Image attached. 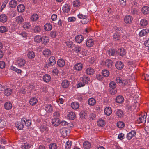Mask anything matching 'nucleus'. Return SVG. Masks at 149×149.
Instances as JSON below:
<instances>
[{"mask_svg":"<svg viewBox=\"0 0 149 149\" xmlns=\"http://www.w3.org/2000/svg\"><path fill=\"white\" fill-rule=\"evenodd\" d=\"M146 116L144 115L143 116L142 115L139 116V118L137 119V122L139 124H140L141 123H145L146 121Z\"/></svg>","mask_w":149,"mask_h":149,"instance_id":"0eeeda50","label":"nucleus"},{"mask_svg":"<svg viewBox=\"0 0 149 149\" xmlns=\"http://www.w3.org/2000/svg\"><path fill=\"white\" fill-rule=\"evenodd\" d=\"M102 74L103 76L107 77H108L109 75V72L108 70L106 69H104L102 70Z\"/></svg>","mask_w":149,"mask_h":149,"instance_id":"c03bdc74","label":"nucleus"},{"mask_svg":"<svg viewBox=\"0 0 149 149\" xmlns=\"http://www.w3.org/2000/svg\"><path fill=\"white\" fill-rule=\"evenodd\" d=\"M136 132L135 130H132L127 133L126 138L129 140H130L132 137L135 136Z\"/></svg>","mask_w":149,"mask_h":149,"instance_id":"423d86ee","label":"nucleus"},{"mask_svg":"<svg viewBox=\"0 0 149 149\" xmlns=\"http://www.w3.org/2000/svg\"><path fill=\"white\" fill-rule=\"evenodd\" d=\"M56 61L55 60V57L53 56H51L49 59V62L47 65L49 66H52L56 64Z\"/></svg>","mask_w":149,"mask_h":149,"instance_id":"39448f33","label":"nucleus"},{"mask_svg":"<svg viewBox=\"0 0 149 149\" xmlns=\"http://www.w3.org/2000/svg\"><path fill=\"white\" fill-rule=\"evenodd\" d=\"M17 9L18 12L22 13L25 10V7L24 5L20 4L17 6Z\"/></svg>","mask_w":149,"mask_h":149,"instance_id":"a878e982","label":"nucleus"},{"mask_svg":"<svg viewBox=\"0 0 149 149\" xmlns=\"http://www.w3.org/2000/svg\"><path fill=\"white\" fill-rule=\"evenodd\" d=\"M21 148L22 149H29L30 148V146L29 144H24L22 146Z\"/></svg>","mask_w":149,"mask_h":149,"instance_id":"774afa93","label":"nucleus"},{"mask_svg":"<svg viewBox=\"0 0 149 149\" xmlns=\"http://www.w3.org/2000/svg\"><path fill=\"white\" fill-rule=\"evenodd\" d=\"M122 79L120 77H117L115 79V81L116 83L118 84L119 86L121 85V84L122 83Z\"/></svg>","mask_w":149,"mask_h":149,"instance_id":"864d4df0","label":"nucleus"},{"mask_svg":"<svg viewBox=\"0 0 149 149\" xmlns=\"http://www.w3.org/2000/svg\"><path fill=\"white\" fill-rule=\"evenodd\" d=\"M116 86L117 85L114 81H111L109 83V92L110 94L112 95H114L117 93V89L116 88Z\"/></svg>","mask_w":149,"mask_h":149,"instance_id":"f257e3e1","label":"nucleus"},{"mask_svg":"<svg viewBox=\"0 0 149 149\" xmlns=\"http://www.w3.org/2000/svg\"><path fill=\"white\" fill-rule=\"evenodd\" d=\"M88 103L90 105L93 106L95 104L96 100L93 98H90L88 100Z\"/></svg>","mask_w":149,"mask_h":149,"instance_id":"79ce46f5","label":"nucleus"},{"mask_svg":"<svg viewBox=\"0 0 149 149\" xmlns=\"http://www.w3.org/2000/svg\"><path fill=\"white\" fill-rule=\"evenodd\" d=\"M57 145L55 143H51L49 146V149H56Z\"/></svg>","mask_w":149,"mask_h":149,"instance_id":"e2e57ef3","label":"nucleus"},{"mask_svg":"<svg viewBox=\"0 0 149 149\" xmlns=\"http://www.w3.org/2000/svg\"><path fill=\"white\" fill-rule=\"evenodd\" d=\"M97 125L100 127H103L105 124V122L104 120L102 119H100L97 121Z\"/></svg>","mask_w":149,"mask_h":149,"instance_id":"37998d69","label":"nucleus"},{"mask_svg":"<svg viewBox=\"0 0 149 149\" xmlns=\"http://www.w3.org/2000/svg\"><path fill=\"white\" fill-rule=\"evenodd\" d=\"M131 13L133 15H137L138 14L137 10L135 8H132L131 9Z\"/></svg>","mask_w":149,"mask_h":149,"instance_id":"680f3d73","label":"nucleus"},{"mask_svg":"<svg viewBox=\"0 0 149 149\" xmlns=\"http://www.w3.org/2000/svg\"><path fill=\"white\" fill-rule=\"evenodd\" d=\"M123 114V111L120 109H117L116 111V115L118 117L121 118Z\"/></svg>","mask_w":149,"mask_h":149,"instance_id":"bf43d9fd","label":"nucleus"},{"mask_svg":"<svg viewBox=\"0 0 149 149\" xmlns=\"http://www.w3.org/2000/svg\"><path fill=\"white\" fill-rule=\"evenodd\" d=\"M90 78L84 76L81 78V81L85 84H88Z\"/></svg>","mask_w":149,"mask_h":149,"instance_id":"58836bf2","label":"nucleus"},{"mask_svg":"<svg viewBox=\"0 0 149 149\" xmlns=\"http://www.w3.org/2000/svg\"><path fill=\"white\" fill-rule=\"evenodd\" d=\"M148 22L145 19H141L140 22V25L142 27H144L148 25Z\"/></svg>","mask_w":149,"mask_h":149,"instance_id":"c85d7f7f","label":"nucleus"},{"mask_svg":"<svg viewBox=\"0 0 149 149\" xmlns=\"http://www.w3.org/2000/svg\"><path fill=\"white\" fill-rule=\"evenodd\" d=\"M94 41L92 39H88L87 40L86 42V46L90 47H92L94 44Z\"/></svg>","mask_w":149,"mask_h":149,"instance_id":"f8f14e48","label":"nucleus"},{"mask_svg":"<svg viewBox=\"0 0 149 149\" xmlns=\"http://www.w3.org/2000/svg\"><path fill=\"white\" fill-rule=\"evenodd\" d=\"M116 101L118 103H121L124 102V99L123 96L118 95L116 97Z\"/></svg>","mask_w":149,"mask_h":149,"instance_id":"f704fd0d","label":"nucleus"},{"mask_svg":"<svg viewBox=\"0 0 149 149\" xmlns=\"http://www.w3.org/2000/svg\"><path fill=\"white\" fill-rule=\"evenodd\" d=\"M141 12L144 15L149 13V7L147 6H144L141 8Z\"/></svg>","mask_w":149,"mask_h":149,"instance_id":"4468645a","label":"nucleus"},{"mask_svg":"<svg viewBox=\"0 0 149 149\" xmlns=\"http://www.w3.org/2000/svg\"><path fill=\"white\" fill-rule=\"evenodd\" d=\"M15 127L18 129L21 130L23 129L24 125L22 122H17L15 123Z\"/></svg>","mask_w":149,"mask_h":149,"instance_id":"7c9ffc66","label":"nucleus"},{"mask_svg":"<svg viewBox=\"0 0 149 149\" xmlns=\"http://www.w3.org/2000/svg\"><path fill=\"white\" fill-rule=\"evenodd\" d=\"M65 62L64 59L62 58L59 59L57 62V64L60 67H63L65 65Z\"/></svg>","mask_w":149,"mask_h":149,"instance_id":"a211bd4d","label":"nucleus"},{"mask_svg":"<svg viewBox=\"0 0 149 149\" xmlns=\"http://www.w3.org/2000/svg\"><path fill=\"white\" fill-rule=\"evenodd\" d=\"M149 33L148 29H146L141 30L139 33V36L142 37L146 35Z\"/></svg>","mask_w":149,"mask_h":149,"instance_id":"dca6fc26","label":"nucleus"},{"mask_svg":"<svg viewBox=\"0 0 149 149\" xmlns=\"http://www.w3.org/2000/svg\"><path fill=\"white\" fill-rule=\"evenodd\" d=\"M71 106L72 109H77L79 107V103L77 102H74L71 103Z\"/></svg>","mask_w":149,"mask_h":149,"instance_id":"bb28decb","label":"nucleus"},{"mask_svg":"<svg viewBox=\"0 0 149 149\" xmlns=\"http://www.w3.org/2000/svg\"><path fill=\"white\" fill-rule=\"evenodd\" d=\"M76 116L74 112L70 111L68 112L67 114L68 118L71 120H74L76 118Z\"/></svg>","mask_w":149,"mask_h":149,"instance_id":"6e6552de","label":"nucleus"},{"mask_svg":"<svg viewBox=\"0 0 149 149\" xmlns=\"http://www.w3.org/2000/svg\"><path fill=\"white\" fill-rule=\"evenodd\" d=\"M16 65L19 68H24L26 66V61L22 58H18L15 62Z\"/></svg>","mask_w":149,"mask_h":149,"instance_id":"f03ea898","label":"nucleus"},{"mask_svg":"<svg viewBox=\"0 0 149 149\" xmlns=\"http://www.w3.org/2000/svg\"><path fill=\"white\" fill-rule=\"evenodd\" d=\"M95 72L94 69L91 67L88 68L86 70V74L88 75H93Z\"/></svg>","mask_w":149,"mask_h":149,"instance_id":"b1692460","label":"nucleus"},{"mask_svg":"<svg viewBox=\"0 0 149 149\" xmlns=\"http://www.w3.org/2000/svg\"><path fill=\"white\" fill-rule=\"evenodd\" d=\"M43 54L45 56H48L51 55V52L48 49H46L43 51Z\"/></svg>","mask_w":149,"mask_h":149,"instance_id":"49530a36","label":"nucleus"},{"mask_svg":"<svg viewBox=\"0 0 149 149\" xmlns=\"http://www.w3.org/2000/svg\"><path fill=\"white\" fill-rule=\"evenodd\" d=\"M113 65V63L112 60L107 59L105 62V65L108 68H111Z\"/></svg>","mask_w":149,"mask_h":149,"instance_id":"4be33fe9","label":"nucleus"},{"mask_svg":"<svg viewBox=\"0 0 149 149\" xmlns=\"http://www.w3.org/2000/svg\"><path fill=\"white\" fill-rule=\"evenodd\" d=\"M60 132L63 137H65L68 135L70 133V130L69 129L64 128L60 130Z\"/></svg>","mask_w":149,"mask_h":149,"instance_id":"7ed1b4c3","label":"nucleus"},{"mask_svg":"<svg viewBox=\"0 0 149 149\" xmlns=\"http://www.w3.org/2000/svg\"><path fill=\"white\" fill-rule=\"evenodd\" d=\"M38 102V100L36 97H32L30 99L29 103L31 105H35Z\"/></svg>","mask_w":149,"mask_h":149,"instance_id":"4c0bfd02","label":"nucleus"},{"mask_svg":"<svg viewBox=\"0 0 149 149\" xmlns=\"http://www.w3.org/2000/svg\"><path fill=\"white\" fill-rule=\"evenodd\" d=\"M83 40L84 37L81 35H77L75 37V40L76 42L79 43H81Z\"/></svg>","mask_w":149,"mask_h":149,"instance_id":"9d476101","label":"nucleus"},{"mask_svg":"<svg viewBox=\"0 0 149 149\" xmlns=\"http://www.w3.org/2000/svg\"><path fill=\"white\" fill-rule=\"evenodd\" d=\"M19 34L21 35L22 37L24 38H27V33L24 31L21 32H19Z\"/></svg>","mask_w":149,"mask_h":149,"instance_id":"338daca9","label":"nucleus"},{"mask_svg":"<svg viewBox=\"0 0 149 149\" xmlns=\"http://www.w3.org/2000/svg\"><path fill=\"white\" fill-rule=\"evenodd\" d=\"M27 57L29 59L32 60L35 57L34 52L31 50H29L27 54Z\"/></svg>","mask_w":149,"mask_h":149,"instance_id":"1a4fd4ad","label":"nucleus"},{"mask_svg":"<svg viewBox=\"0 0 149 149\" xmlns=\"http://www.w3.org/2000/svg\"><path fill=\"white\" fill-rule=\"evenodd\" d=\"M132 20V17L130 15H127L124 18V21L126 24H130Z\"/></svg>","mask_w":149,"mask_h":149,"instance_id":"f3484780","label":"nucleus"},{"mask_svg":"<svg viewBox=\"0 0 149 149\" xmlns=\"http://www.w3.org/2000/svg\"><path fill=\"white\" fill-rule=\"evenodd\" d=\"M82 64L80 63L76 64L74 67V69L77 71H81L82 69Z\"/></svg>","mask_w":149,"mask_h":149,"instance_id":"aec40b11","label":"nucleus"},{"mask_svg":"<svg viewBox=\"0 0 149 149\" xmlns=\"http://www.w3.org/2000/svg\"><path fill=\"white\" fill-rule=\"evenodd\" d=\"M8 31V29L6 27L4 26H1L0 27V32L3 33Z\"/></svg>","mask_w":149,"mask_h":149,"instance_id":"5fc2aeb1","label":"nucleus"},{"mask_svg":"<svg viewBox=\"0 0 149 149\" xmlns=\"http://www.w3.org/2000/svg\"><path fill=\"white\" fill-rule=\"evenodd\" d=\"M41 37H42L40 35H36L34 38V41L37 43H39L41 42Z\"/></svg>","mask_w":149,"mask_h":149,"instance_id":"de8ad7c7","label":"nucleus"},{"mask_svg":"<svg viewBox=\"0 0 149 149\" xmlns=\"http://www.w3.org/2000/svg\"><path fill=\"white\" fill-rule=\"evenodd\" d=\"M43 79L44 82L46 83L49 82L51 80V76L48 74H46L43 76Z\"/></svg>","mask_w":149,"mask_h":149,"instance_id":"5701e85b","label":"nucleus"},{"mask_svg":"<svg viewBox=\"0 0 149 149\" xmlns=\"http://www.w3.org/2000/svg\"><path fill=\"white\" fill-rule=\"evenodd\" d=\"M117 52L118 54L121 56H124L126 54L125 49L123 48L118 49Z\"/></svg>","mask_w":149,"mask_h":149,"instance_id":"473e14b6","label":"nucleus"},{"mask_svg":"<svg viewBox=\"0 0 149 149\" xmlns=\"http://www.w3.org/2000/svg\"><path fill=\"white\" fill-rule=\"evenodd\" d=\"M4 94L7 96H9L12 93V89L10 88H4Z\"/></svg>","mask_w":149,"mask_h":149,"instance_id":"cd10ccee","label":"nucleus"},{"mask_svg":"<svg viewBox=\"0 0 149 149\" xmlns=\"http://www.w3.org/2000/svg\"><path fill=\"white\" fill-rule=\"evenodd\" d=\"M84 148L85 149H88L91 146L90 143L88 141L84 142L83 143Z\"/></svg>","mask_w":149,"mask_h":149,"instance_id":"a18cd8bd","label":"nucleus"},{"mask_svg":"<svg viewBox=\"0 0 149 149\" xmlns=\"http://www.w3.org/2000/svg\"><path fill=\"white\" fill-rule=\"evenodd\" d=\"M39 18L38 15L36 14H34L32 15L30 17L31 21L34 22L37 21Z\"/></svg>","mask_w":149,"mask_h":149,"instance_id":"a19ab883","label":"nucleus"},{"mask_svg":"<svg viewBox=\"0 0 149 149\" xmlns=\"http://www.w3.org/2000/svg\"><path fill=\"white\" fill-rule=\"evenodd\" d=\"M115 53L116 51L114 49H109L107 52V56L109 57L114 56Z\"/></svg>","mask_w":149,"mask_h":149,"instance_id":"412c9836","label":"nucleus"},{"mask_svg":"<svg viewBox=\"0 0 149 149\" xmlns=\"http://www.w3.org/2000/svg\"><path fill=\"white\" fill-rule=\"evenodd\" d=\"M113 38L114 40L118 41L120 40V36L118 33H114L113 35Z\"/></svg>","mask_w":149,"mask_h":149,"instance_id":"603ef678","label":"nucleus"},{"mask_svg":"<svg viewBox=\"0 0 149 149\" xmlns=\"http://www.w3.org/2000/svg\"><path fill=\"white\" fill-rule=\"evenodd\" d=\"M21 121L23 124H25L26 126H29L31 125V119H27L26 118H22Z\"/></svg>","mask_w":149,"mask_h":149,"instance_id":"20e7f679","label":"nucleus"},{"mask_svg":"<svg viewBox=\"0 0 149 149\" xmlns=\"http://www.w3.org/2000/svg\"><path fill=\"white\" fill-rule=\"evenodd\" d=\"M4 107L6 109L8 110L12 108V104L10 102H7L5 103Z\"/></svg>","mask_w":149,"mask_h":149,"instance_id":"c756f323","label":"nucleus"},{"mask_svg":"<svg viewBox=\"0 0 149 149\" xmlns=\"http://www.w3.org/2000/svg\"><path fill=\"white\" fill-rule=\"evenodd\" d=\"M60 120L58 118H55L52 120V125L55 127L58 126L60 124Z\"/></svg>","mask_w":149,"mask_h":149,"instance_id":"ddd939ff","label":"nucleus"},{"mask_svg":"<svg viewBox=\"0 0 149 149\" xmlns=\"http://www.w3.org/2000/svg\"><path fill=\"white\" fill-rule=\"evenodd\" d=\"M115 66L118 69L121 70L123 67L124 64L121 61H118L116 62Z\"/></svg>","mask_w":149,"mask_h":149,"instance_id":"2eb2a0df","label":"nucleus"},{"mask_svg":"<svg viewBox=\"0 0 149 149\" xmlns=\"http://www.w3.org/2000/svg\"><path fill=\"white\" fill-rule=\"evenodd\" d=\"M80 4V2L79 0H76L73 2V5L75 7L79 6Z\"/></svg>","mask_w":149,"mask_h":149,"instance_id":"0e129e2a","label":"nucleus"},{"mask_svg":"<svg viewBox=\"0 0 149 149\" xmlns=\"http://www.w3.org/2000/svg\"><path fill=\"white\" fill-rule=\"evenodd\" d=\"M52 28V24L49 23H47L44 26V29L46 31H50Z\"/></svg>","mask_w":149,"mask_h":149,"instance_id":"2f4dec72","label":"nucleus"},{"mask_svg":"<svg viewBox=\"0 0 149 149\" xmlns=\"http://www.w3.org/2000/svg\"><path fill=\"white\" fill-rule=\"evenodd\" d=\"M7 19L6 15L5 14H2L0 15V22L2 23L6 22Z\"/></svg>","mask_w":149,"mask_h":149,"instance_id":"72a5a7b5","label":"nucleus"},{"mask_svg":"<svg viewBox=\"0 0 149 149\" xmlns=\"http://www.w3.org/2000/svg\"><path fill=\"white\" fill-rule=\"evenodd\" d=\"M33 29L34 32L36 33L39 32L41 30L40 27L38 25L33 26Z\"/></svg>","mask_w":149,"mask_h":149,"instance_id":"3c124183","label":"nucleus"},{"mask_svg":"<svg viewBox=\"0 0 149 149\" xmlns=\"http://www.w3.org/2000/svg\"><path fill=\"white\" fill-rule=\"evenodd\" d=\"M9 5L12 8H14L17 5V1L15 0H11L9 2Z\"/></svg>","mask_w":149,"mask_h":149,"instance_id":"ea45409f","label":"nucleus"},{"mask_svg":"<svg viewBox=\"0 0 149 149\" xmlns=\"http://www.w3.org/2000/svg\"><path fill=\"white\" fill-rule=\"evenodd\" d=\"M104 112L105 115L109 116L112 113V111L111 108L110 107H107L104 109Z\"/></svg>","mask_w":149,"mask_h":149,"instance_id":"393cba45","label":"nucleus"},{"mask_svg":"<svg viewBox=\"0 0 149 149\" xmlns=\"http://www.w3.org/2000/svg\"><path fill=\"white\" fill-rule=\"evenodd\" d=\"M67 46L68 47H73L74 46V44L72 41H68L65 42Z\"/></svg>","mask_w":149,"mask_h":149,"instance_id":"6e6d98bb","label":"nucleus"},{"mask_svg":"<svg viewBox=\"0 0 149 149\" xmlns=\"http://www.w3.org/2000/svg\"><path fill=\"white\" fill-rule=\"evenodd\" d=\"M24 19L20 16H18L17 18V21L19 24H21L24 21Z\"/></svg>","mask_w":149,"mask_h":149,"instance_id":"69168bd1","label":"nucleus"},{"mask_svg":"<svg viewBox=\"0 0 149 149\" xmlns=\"http://www.w3.org/2000/svg\"><path fill=\"white\" fill-rule=\"evenodd\" d=\"M31 24L30 22H25L23 24L22 26L24 29H29L31 26Z\"/></svg>","mask_w":149,"mask_h":149,"instance_id":"c9c22d12","label":"nucleus"},{"mask_svg":"<svg viewBox=\"0 0 149 149\" xmlns=\"http://www.w3.org/2000/svg\"><path fill=\"white\" fill-rule=\"evenodd\" d=\"M11 69L12 70L15 71L18 74H21L22 72V71L20 69L14 66H12Z\"/></svg>","mask_w":149,"mask_h":149,"instance_id":"09e8293b","label":"nucleus"},{"mask_svg":"<svg viewBox=\"0 0 149 149\" xmlns=\"http://www.w3.org/2000/svg\"><path fill=\"white\" fill-rule=\"evenodd\" d=\"M40 130L42 132H46L48 131V128L46 125H42L40 127Z\"/></svg>","mask_w":149,"mask_h":149,"instance_id":"8fccbe9b","label":"nucleus"},{"mask_svg":"<svg viewBox=\"0 0 149 149\" xmlns=\"http://www.w3.org/2000/svg\"><path fill=\"white\" fill-rule=\"evenodd\" d=\"M70 82L67 80H63L61 84V86L63 88H67L69 86Z\"/></svg>","mask_w":149,"mask_h":149,"instance_id":"9b49d317","label":"nucleus"},{"mask_svg":"<svg viewBox=\"0 0 149 149\" xmlns=\"http://www.w3.org/2000/svg\"><path fill=\"white\" fill-rule=\"evenodd\" d=\"M72 145V142L71 141H68L66 143L65 148V149H70Z\"/></svg>","mask_w":149,"mask_h":149,"instance_id":"13d9d810","label":"nucleus"},{"mask_svg":"<svg viewBox=\"0 0 149 149\" xmlns=\"http://www.w3.org/2000/svg\"><path fill=\"white\" fill-rule=\"evenodd\" d=\"M70 10V8L69 6H68V4H65L64 7L63 8V10L64 12L66 13H68Z\"/></svg>","mask_w":149,"mask_h":149,"instance_id":"4d7b16f0","label":"nucleus"},{"mask_svg":"<svg viewBox=\"0 0 149 149\" xmlns=\"http://www.w3.org/2000/svg\"><path fill=\"white\" fill-rule=\"evenodd\" d=\"M117 127L119 128H123L125 126L124 123L122 121H119L117 123Z\"/></svg>","mask_w":149,"mask_h":149,"instance_id":"052dcab7","label":"nucleus"},{"mask_svg":"<svg viewBox=\"0 0 149 149\" xmlns=\"http://www.w3.org/2000/svg\"><path fill=\"white\" fill-rule=\"evenodd\" d=\"M45 109L47 112H51L53 110V107L50 104H47L45 105Z\"/></svg>","mask_w":149,"mask_h":149,"instance_id":"e433bc0d","label":"nucleus"},{"mask_svg":"<svg viewBox=\"0 0 149 149\" xmlns=\"http://www.w3.org/2000/svg\"><path fill=\"white\" fill-rule=\"evenodd\" d=\"M49 39L48 37L43 36L41 37V42L44 45H46L48 43Z\"/></svg>","mask_w":149,"mask_h":149,"instance_id":"6ab92c4d","label":"nucleus"}]
</instances>
